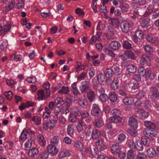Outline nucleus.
Wrapping results in <instances>:
<instances>
[{"instance_id": "obj_8", "label": "nucleus", "mask_w": 159, "mask_h": 159, "mask_svg": "<svg viewBox=\"0 0 159 159\" xmlns=\"http://www.w3.org/2000/svg\"><path fill=\"white\" fill-rule=\"evenodd\" d=\"M129 126L133 127L134 129H137L138 127V123L137 120L133 117H130L128 121Z\"/></svg>"}, {"instance_id": "obj_2", "label": "nucleus", "mask_w": 159, "mask_h": 159, "mask_svg": "<svg viewBox=\"0 0 159 159\" xmlns=\"http://www.w3.org/2000/svg\"><path fill=\"white\" fill-rule=\"evenodd\" d=\"M91 113L93 116L101 117L102 115V113L98 105L94 104L93 105Z\"/></svg>"}, {"instance_id": "obj_44", "label": "nucleus", "mask_w": 159, "mask_h": 159, "mask_svg": "<svg viewBox=\"0 0 159 159\" xmlns=\"http://www.w3.org/2000/svg\"><path fill=\"white\" fill-rule=\"evenodd\" d=\"M149 115V113L145 111L141 112V113L139 114V117L142 120L145 119L147 118Z\"/></svg>"}, {"instance_id": "obj_26", "label": "nucleus", "mask_w": 159, "mask_h": 159, "mask_svg": "<svg viewBox=\"0 0 159 159\" xmlns=\"http://www.w3.org/2000/svg\"><path fill=\"white\" fill-rule=\"evenodd\" d=\"M123 103L127 105H132L134 102V99L132 98L126 97L123 100Z\"/></svg>"}, {"instance_id": "obj_64", "label": "nucleus", "mask_w": 159, "mask_h": 159, "mask_svg": "<svg viewBox=\"0 0 159 159\" xmlns=\"http://www.w3.org/2000/svg\"><path fill=\"white\" fill-rule=\"evenodd\" d=\"M27 134L25 133V131L23 130L20 134V139L21 141H24L27 138Z\"/></svg>"}, {"instance_id": "obj_62", "label": "nucleus", "mask_w": 159, "mask_h": 159, "mask_svg": "<svg viewBox=\"0 0 159 159\" xmlns=\"http://www.w3.org/2000/svg\"><path fill=\"white\" fill-rule=\"evenodd\" d=\"M136 158L137 159H147V157L144 153L139 152Z\"/></svg>"}, {"instance_id": "obj_33", "label": "nucleus", "mask_w": 159, "mask_h": 159, "mask_svg": "<svg viewBox=\"0 0 159 159\" xmlns=\"http://www.w3.org/2000/svg\"><path fill=\"white\" fill-rule=\"evenodd\" d=\"M104 74L107 78H111L112 77L114 73L111 68H107L105 70Z\"/></svg>"}, {"instance_id": "obj_53", "label": "nucleus", "mask_w": 159, "mask_h": 159, "mask_svg": "<svg viewBox=\"0 0 159 159\" xmlns=\"http://www.w3.org/2000/svg\"><path fill=\"white\" fill-rule=\"evenodd\" d=\"M135 35L139 39H142L143 37V32L141 30H137L135 32Z\"/></svg>"}, {"instance_id": "obj_57", "label": "nucleus", "mask_w": 159, "mask_h": 159, "mask_svg": "<svg viewBox=\"0 0 159 159\" xmlns=\"http://www.w3.org/2000/svg\"><path fill=\"white\" fill-rule=\"evenodd\" d=\"M97 79L99 82L102 83L105 80V76L102 73H100L98 75Z\"/></svg>"}, {"instance_id": "obj_40", "label": "nucleus", "mask_w": 159, "mask_h": 159, "mask_svg": "<svg viewBox=\"0 0 159 159\" xmlns=\"http://www.w3.org/2000/svg\"><path fill=\"white\" fill-rule=\"evenodd\" d=\"M108 98L107 95L105 93L101 94L99 96V99L102 102H105L107 101Z\"/></svg>"}, {"instance_id": "obj_47", "label": "nucleus", "mask_w": 159, "mask_h": 159, "mask_svg": "<svg viewBox=\"0 0 159 159\" xmlns=\"http://www.w3.org/2000/svg\"><path fill=\"white\" fill-rule=\"evenodd\" d=\"M104 52L107 54L112 57H114L115 56L116 54L112 50L109 48L105 49Z\"/></svg>"}, {"instance_id": "obj_13", "label": "nucleus", "mask_w": 159, "mask_h": 159, "mask_svg": "<svg viewBox=\"0 0 159 159\" xmlns=\"http://www.w3.org/2000/svg\"><path fill=\"white\" fill-rule=\"evenodd\" d=\"M34 103L30 102H28L26 103H22L19 106V109L21 111L25 109L26 108H28L30 107H33Z\"/></svg>"}, {"instance_id": "obj_63", "label": "nucleus", "mask_w": 159, "mask_h": 159, "mask_svg": "<svg viewBox=\"0 0 159 159\" xmlns=\"http://www.w3.org/2000/svg\"><path fill=\"white\" fill-rule=\"evenodd\" d=\"M89 75L90 79L93 78L95 75V70L92 67L89 70Z\"/></svg>"}, {"instance_id": "obj_55", "label": "nucleus", "mask_w": 159, "mask_h": 159, "mask_svg": "<svg viewBox=\"0 0 159 159\" xmlns=\"http://www.w3.org/2000/svg\"><path fill=\"white\" fill-rule=\"evenodd\" d=\"M5 95L9 100H11L13 96L12 93L11 91L6 92L4 93Z\"/></svg>"}, {"instance_id": "obj_29", "label": "nucleus", "mask_w": 159, "mask_h": 159, "mask_svg": "<svg viewBox=\"0 0 159 159\" xmlns=\"http://www.w3.org/2000/svg\"><path fill=\"white\" fill-rule=\"evenodd\" d=\"M70 152L68 151H63L60 152L58 155V157L60 158H62L65 157L69 156Z\"/></svg>"}, {"instance_id": "obj_17", "label": "nucleus", "mask_w": 159, "mask_h": 159, "mask_svg": "<svg viewBox=\"0 0 159 159\" xmlns=\"http://www.w3.org/2000/svg\"><path fill=\"white\" fill-rule=\"evenodd\" d=\"M103 124V122L101 116L100 118L96 119L94 123L95 126L98 128L101 127Z\"/></svg>"}, {"instance_id": "obj_50", "label": "nucleus", "mask_w": 159, "mask_h": 159, "mask_svg": "<svg viewBox=\"0 0 159 159\" xmlns=\"http://www.w3.org/2000/svg\"><path fill=\"white\" fill-rule=\"evenodd\" d=\"M32 120L35 123L36 125H39L40 124L41 119L40 117L35 116L33 117Z\"/></svg>"}, {"instance_id": "obj_60", "label": "nucleus", "mask_w": 159, "mask_h": 159, "mask_svg": "<svg viewBox=\"0 0 159 159\" xmlns=\"http://www.w3.org/2000/svg\"><path fill=\"white\" fill-rule=\"evenodd\" d=\"M48 157V153L44 152L41 153L38 159H46Z\"/></svg>"}, {"instance_id": "obj_36", "label": "nucleus", "mask_w": 159, "mask_h": 159, "mask_svg": "<svg viewBox=\"0 0 159 159\" xmlns=\"http://www.w3.org/2000/svg\"><path fill=\"white\" fill-rule=\"evenodd\" d=\"M114 74L118 75L120 73V68L119 66L116 65H114L111 68Z\"/></svg>"}, {"instance_id": "obj_52", "label": "nucleus", "mask_w": 159, "mask_h": 159, "mask_svg": "<svg viewBox=\"0 0 159 159\" xmlns=\"http://www.w3.org/2000/svg\"><path fill=\"white\" fill-rule=\"evenodd\" d=\"M83 123L82 122H79L77 124L76 128L78 132H81L83 131Z\"/></svg>"}, {"instance_id": "obj_42", "label": "nucleus", "mask_w": 159, "mask_h": 159, "mask_svg": "<svg viewBox=\"0 0 159 159\" xmlns=\"http://www.w3.org/2000/svg\"><path fill=\"white\" fill-rule=\"evenodd\" d=\"M122 45L123 48L126 49H129L131 48V44L128 41H123Z\"/></svg>"}, {"instance_id": "obj_27", "label": "nucleus", "mask_w": 159, "mask_h": 159, "mask_svg": "<svg viewBox=\"0 0 159 159\" xmlns=\"http://www.w3.org/2000/svg\"><path fill=\"white\" fill-rule=\"evenodd\" d=\"M125 54L129 58L133 60H135L136 58V56L133 52L131 51H128L125 52Z\"/></svg>"}, {"instance_id": "obj_30", "label": "nucleus", "mask_w": 159, "mask_h": 159, "mask_svg": "<svg viewBox=\"0 0 159 159\" xmlns=\"http://www.w3.org/2000/svg\"><path fill=\"white\" fill-rule=\"evenodd\" d=\"M125 139V136L123 134L119 135L118 137L115 139V141L118 143H121L124 141Z\"/></svg>"}, {"instance_id": "obj_18", "label": "nucleus", "mask_w": 159, "mask_h": 159, "mask_svg": "<svg viewBox=\"0 0 159 159\" xmlns=\"http://www.w3.org/2000/svg\"><path fill=\"white\" fill-rule=\"evenodd\" d=\"M108 98L110 101L112 102H115L117 100V96L114 92H111L109 93L108 96Z\"/></svg>"}, {"instance_id": "obj_19", "label": "nucleus", "mask_w": 159, "mask_h": 159, "mask_svg": "<svg viewBox=\"0 0 159 159\" xmlns=\"http://www.w3.org/2000/svg\"><path fill=\"white\" fill-rule=\"evenodd\" d=\"M109 120L111 122L120 123L121 122L122 118L120 116H112L110 118Z\"/></svg>"}, {"instance_id": "obj_25", "label": "nucleus", "mask_w": 159, "mask_h": 159, "mask_svg": "<svg viewBox=\"0 0 159 159\" xmlns=\"http://www.w3.org/2000/svg\"><path fill=\"white\" fill-rule=\"evenodd\" d=\"M38 143L42 146H44L46 143L44 136L42 134H39L38 135Z\"/></svg>"}, {"instance_id": "obj_15", "label": "nucleus", "mask_w": 159, "mask_h": 159, "mask_svg": "<svg viewBox=\"0 0 159 159\" xmlns=\"http://www.w3.org/2000/svg\"><path fill=\"white\" fill-rule=\"evenodd\" d=\"M144 125L149 130L155 129L156 125L155 124L149 121H146L144 122Z\"/></svg>"}, {"instance_id": "obj_7", "label": "nucleus", "mask_w": 159, "mask_h": 159, "mask_svg": "<svg viewBox=\"0 0 159 159\" xmlns=\"http://www.w3.org/2000/svg\"><path fill=\"white\" fill-rule=\"evenodd\" d=\"M87 97L90 102H92L95 100L96 94L92 90H89L86 92Z\"/></svg>"}, {"instance_id": "obj_35", "label": "nucleus", "mask_w": 159, "mask_h": 159, "mask_svg": "<svg viewBox=\"0 0 159 159\" xmlns=\"http://www.w3.org/2000/svg\"><path fill=\"white\" fill-rule=\"evenodd\" d=\"M54 102L56 106L61 107L64 105V100L60 97L57 98Z\"/></svg>"}, {"instance_id": "obj_56", "label": "nucleus", "mask_w": 159, "mask_h": 159, "mask_svg": "<svg viewBox=\"0 0 159 159\" xmlns=\"http://www.w3.org/2000/svg\"><path fill=\"white\" fill-rule=\"evenodd\" d=\"M32 146V142L30 140H28L25 144V149L27 150H29Z\"/></svg>"}, {"instance_id": "obj_46", "label": "nucleus", "mask_w": 159, "mask_h": 159, "mask_svg": "<svg viewBox=\"0 0 159 159\" xmlns=\"http://www.w3.org/2000/svg\"><path fill=\"white\" fill-rule=\"evenodd\" d=\"M69 88L67 87H63L62 89L59 90L58 93H63L65 94L68 93L69 92Z\"/></svg>"}, {"instance_id": "obj_10", "label": "nucleus", "mask_w": 159, "mask_h": 159, "mask_svg": "<svg viewBox=\"0 0 159 159\" xmlns=\"http://www.w3.org/2000/svg\"><path fill=\"white\" fill-rule=\"evenodd\" d=\"M38 153L39 150L38 148H33L29 151L28 154L30 157L33 159L34 157V156L37 155Z\"/></svg>"}, {"instance_id": "obj_37", "label": "nucleus", "mask_w": 159, "mask_h": 159, "mask_svg": "<svg viewBox=\"0 0 159 159\" xmlns=\"http://www.w3.org/2000/svg\"><path fill=\"white\" fill-rule=\"evenodd\" d=\"M10 57L11 58H14V61L16 62L21 61L22 58V56L21 55H16L14 53L11 55Z\"/></svg>"}, {"instance_id": "obj_34", "label": "nucleus", "mask_w": 159, "mask_h": 159, "mask_svg": "<svg viewBox=\"0 0 159 159\" xmlns=\"http://www.w3.org/2000/svg\"><path fill=\"white\" fill-rule=\"evenodd\" d=\"M127 70L130 73H133L136 71V67L134 65H129L127 66Z\"/></svg>"}, {"instance_id": "obj_39", "label": "nucleus", "mask_w": 159, "mask_h": 159, "mask_svg": "<svg viewBox=\"0 0 159 159\" xmlns=\"http://www.w3.org/2000/svg\"><path fill=\"white\" fill-rule=\"evenodd\" d=\"M74 129L73 127V125L72 124L69 125L67 127V132L68 134L71 136L73 135Z\"/></svg>"}, {"instance_id": "obj_4", "label": "nucleus", "mask_w": 159, "mask_h": 159, "mask_svg": "<svg viewBox=\"0 0 159 159\" xmlns=\"http://www.w3.org/2000/svg\"><path fill=\"white\" fill-rule=\"evenodd\" d=\"M151 93L150 98L154 100L159 97V92L157 88L154 86H151L149 88Z\"/></svg>"}, {"instance_id": "obj_21", "label": "nucleus", "mask_w": 159, "mask_h": 159, "mask_svg": "<svg viewBox=\"0 0 159 159\" xmlns=\"http://www.w3.org/2000/svg\"><path fill=\"white\" fill-rule=\"evenodd\" d=\"M100 134V132L99 130L94 129L92 131V138L93 139H96L99 137Z\"/></svg>"}, {"instance_id": "obj_49", "label": "nucleus", "mask_w": 159, "mask_h": 159, "mask_svg": "<svg viewBox=\"0 0 159 159\" xmlns=\"http://www.w3.org/2000/svg\"><path fill=\"white\" fill-rule=\"evenodd\" d=\"M64 105L67 107H70L72 105V101L70 99L66 98L65 100H64Z\"/></svg>"}, {"instance_id": "obj_12", "label": "nucleus", "mask_w": 159, "mask_h": 159, "mask_svg": "<svg viewBox=\"0 0 159 159\" xmlns=\"http://www.w3.org/2000/svg\"><path fill=\"white\" fill-rule=\"evenodd\" d=\"M131 82L129 79L126 80L123 85L124 89L126 91H130L132 90Z\"/></svg>"}, {"instance_id": "obj_54", "label": "nucleus", "mask_w": 159, "mask_h": 159, "mask_svg": "<svg viewBox=\"0 0 159 159\" xmlns=\"http://www.w3.org/2000/svg\"><path fill=\"white\" fill-rule=\"evenodd\" d=\"M47 123H48V125L49 127V129H53L55 127L56 125L57 124L51 120H49L47 122Z\"/></svg>"}, {"instance_id": "obj_3", "label": "nucleus", "mask_w": 159, "mask_h": 159, "mask_svg": "<svg viewBox=\"0 0 159 159\" xmlns=\"http://www.w3.org/2000/svg\"><path fill=\"white\" fill-rule=\"evenodd\" d=\"M90 88V82L86 80L83 81L80 87V91L82 93H85L88 91Z\"/></svg>"}, {"instance_id": "obj_20", "label": "nucleus", "mask_w": 159, "mask_h": 159, "mask_svg": "<svg viewBox=\"0 0 159 159\" xmlns=\"http://www.w3.org/2000/svg\"><path fill=\"white\" fill-rule=\"evenodd\" d=\"M110 47L112 49L116 50L119 49L120 48V44L118 42L114 41L111 42Z\"/></svg>"}, {"instance_id": "obj_5", "label": "nucleus", "mask_w": 159, "mask_h": 159, "mask_svg": "<svg viewBox=\"0 0 159 159\" xmlns=\"http://www.w3.org/2000/svg\"><path fill=\"white\" fill-rule=\"evenodd\" d=\"M110 150L112 153L114 155H116L120 152L121 147L119 143L113 144L110 147Z\"/></svg>"}, {"instance_id": "obj_43", "label": "nucleus", "mask_w": 159, "mask_h": 159, "mask_svg": "<svg viewBox=\"0 0 159 159\" xmlns=\"http://www.w3.org/2000/svg\"><path fill=\"white\" fill-rule=\"evenodd\" d=\"M11 25H5L3 27H2V33H1V34L2 35L3 33V34H5V33L9 31L11 29Z\"/></svg>"}, {"instance_id": "obj_45", "label": "nucleus", "mask_w": 159, "mask_h": 159, "mask_svg": "<svg viewBox=\"0 0 159 159\" xmlns=\"http://www.w3.org/2000/svg\"><path fill=\"white\" fill-rule=\"evenodd\" d=\"M111 112L112 116H120L121 115V111L117 109H113Z\"/></svg>"}, {"instance_id": "obj_9", "label": "nucleus", "mask_w": 159, "mask_h": 159, "mask_svg": "<svg viewBox=\"0 0 159 159\" xmlns=\"http://www.w3.org/2000/svg\"><path fill=\"white\" fill-rule=\"evenodd\" d=\"M140 63L142 65L146 64L149 65L150 63V60L149 57L146 54L142 55L140 60Z\"/></svg>"}, {"instance_id": "obj_51", "label": "nucleus", "mask_w": 159, "mask_h": 159, "mask_svg": "<svg viewBox=\"0 0 159 159\" xmlns=\"http://www.w3.org/2000/svg\"><path fill=\"white\" fill-rule=\"evenodd\" d=\"M69 120L72 123H75L76 120V117L73 114L70 113L69 116Z\"/></svg>"}, {"instance_id": "obj_59", "label": "nucleus", "mask_w": 159, "mask_h": 159, "mask_svg": "<svg viewBox=\"0 0 159 159\" xmlns=\"http://www.w3.org/2000/svg\"><path fill=\"white\" fill-rule=\"evenodd\" d=\"M138 71L140 75L142 76H143L145 75L146 70L143 67H140L138 69Z\"/></svg>"}, {"instance_id": "obj_41", "label": "nucleus", "mask_w": 159, "mask_h": 159, "mask_svg": "<svg viewBox=\"0 0 159 159\" xmlns=\"http://www.w3.org/2000/svg\"><path fill=\"white\" fill-rule=\"evenodd\" d=\"M135 157L134 152L132 150H130L128 151L127 154V159H133Z\"/></svg>"}, {"instance_id": "obj_58", "label": "nucleus", "mask_w": 159, "mask_h": 159, "mask_svg": "<svg viewBox=\"0 0 159 159\" xmlns=\"http://www.w3.org/2000/svg\"><path fill=\"white\" fill-rule=\"evenodd\" d=\"M143 48L146 52L148 53H150L153 51L152 48L149 45L144 46Z\"/></svg>"}, {"instance_id": "obj_24", "label": "nucleus", "mask_w": 159, "mask_h": 159, "mask_svg": "<svg viewBox=\"0 0 159 159\" xmlns=\"http://www.w3.org/2000/svg\"><path fill=\"white\" fill-rule=\"evenodd\" d=\"M148 155L150 158H153L156 155V152L152 148H148L147 151Z\"/></svg>"}, {"instance_id": "obj_22", "label": "nucleus", "mask_w": 159, "mask_h": 159, "mask_svg": "<svg viewBox=\"0 0 159 159\" xmlns=\"http://www.w3.org/2000/svg\"><path fill=\"white\" fill-rule=\"evenodd\" d=\"M74 146L76 149L80 151H82L84 148L83 143L79 141L75 142L74 144Z\"/></svg>"}, {"instance_id": "obj_31", "label": "nucleus", "mask_w": 159, "mask_h": 159, "mask_svg": "<svg viewBox=\"0 0 159 159\" xmlns=\"http://www.w3.org/2000/svg\"><path fill=\"white\" fill-rule=\"evenodd\" d=\"M71 86L73 93L74 94L77 95L80 93V92L77 87V83L76 82L74 83L71 85Z\"/></svg>"}, {"instance_id": "obj_16", "label": "nucleus", "mask_w": 159, "mask_h": 159, "mask_svg": "<svg viewBox=\"0 0 159 159\" xmlns=\"http://www.w3.org/2000/svg\"><path fill=\"white\" fill-rule=\"evenodd\" d=\"M141 140L143 144L147 147L150 146L151 140L148 137L146 136H143L142 137Z\"/></svg>"}, {"instance_id": "obj_61", "label": "nucleus", "mask_w": 159, "mask_h": 159, "mask_svg": "<svg viewBox=\"0 0 159 159\" xmlns=\"http://www.w3.org/2000/svg\"><path fill=\"white\" fill-rule=\"evenodd\" d=\"M135 148H136L140 151H141L143 150V146L140 142H138L137 143V144L135 145Z\"/></svg>"}, {"instance_id": "obj_28", "label": "nucleus", "mask_w": 159, "mask_h": 159, "mask_svg": "<svg viewBox=\"0 0 159 159\" xmlns=\"http://www.w3.org/2000/svg\"><path fill=\"white\" fill-rule=\"evenodd\" d=\"M38 98L39 99L43 100L47 98L46 95L45 94L44 91L40 90L38 91Z\"/></svg>"}, {"instance_id": "obj_14", "label": "nucleus", "mask_w": 159, "mask_h": 159, "mask_svg": "<svg viewBox=\"0 0 159 159\" xmlns=\"http://www.w3.org/2000/svg\"><path fill=\"white\" fill-rule=\"evenodd\" d=\"M48 150L49 152L53 155L56 154L58 152L56 147L53 145H50L48 146Z\"/></svg>"}, {"instance_id": "obj_32", "label": "nucleus", "mask_w": 159, "mask_h": 159, "mask_svg": "<svg viewBox=\"0 0 159 159\" xmlns=\"http://www.w3.org/2000/svg\"><path fill=\"white\" fill-rule=\"evenodd\" d=\"M78 103L83 107H86L88 105V102L85 99H79L78 100Z\"/></svg>"}, {"instance_id": "obj_11", "label": "nucleus", "mask_w": 159, "mask_h": 159, "mask_svg": "<svg viewBox=\"0 0 159 159\" xmlns=\"http://www.w3.org/2000/svg\"><path fill=\"white\" fill-rule=\"evenodd\" d=\"M57 110L56 108L55 109L54 113L52 115V118L51 120L56 123H57L58 120V115L59 114V112L61 111V110L58 108H57Z\"/></svg>"}, {"instance_id": "obj_23", "label": "nucleus", "mask_w": 159, "mask_h": 159, "mask_svg": "<svg viewBox=\"0 0 159 159\" xmlns=\"http://www.w3.org/2000/svg\"><path fill=\"white\" fill-rule=\"evenodd\" d=\"M150 19L146 18L142 20L141 22V25L142 28H145L150 26Z\"/></svg>"}, {"instance_id": "obj_6", "label": "nucleus", "mask_w": 159, "mask_h": 159, "mask_svg": "<svg viewBox=\"0 0 159 159\" xmlns=\"http://www.w3.org/2000/svg\"><path fill=\"white\" fill-rule=\"evenodd\" d=\"M143 133L145 135L146 134L152 138L156 136L157 134V132L155 130V129L151 130L145 129L143 131Z\"/></svg>"}, {"instance_id": "obj_48", "label": "nucleus", "mask_w": 159, "mask_h": 159, "mask_svg": "<svg viewBox=\"0 0 159 159\" xmlns=\"http://www.w3.org/2000/svg\"><path fill=\"white\" fill-rule=\"evenodd\" d=\"M51 142L54 144H57L59 141V138L58 136H53L51 139Z\"/></svg>"}, {"instance_id": "obj_1", "label": "nucleus", "mask_w": 159, "mask_h": 159, "mask_svg": "<svg viewBox=\"0 0 159 159\" xmlns=\"http://www.w3.org/2000/svg\"><path fill=\"white\" fill-rule=\"evenodd\" d=\"M134 23L131 22H128L126 20L122 21L120 24V27L122 31L124 33L127 32L130 28H132Z\"/></svg>"}, {"instance_id": "obj_38", "label": "nucleus", "mask_w": 159, "mask_h": 159, "mask_svg": "<svg viewBox=\"0 0 159 159\" xmlns=\"http://www.w3.org/2000/svg\"><path fill=\"white\" fill-rule=\"evenodd\" d=\"M7 45V43L6 41L2 40L0 41V48L1 50L5 51Z\"/></svg>"}]
</instances>
